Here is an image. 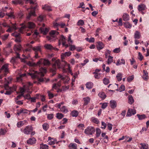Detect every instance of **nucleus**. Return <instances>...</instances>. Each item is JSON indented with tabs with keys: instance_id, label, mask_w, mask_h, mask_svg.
I'll use <instances>...</instances> for the list:
<instances>
[{
	"instance_id": "37998d69",
	"label": "nucleus",
	"mask_w": 149,
	"mask_h": 149,
	"mask_svg": "<svg viewBox=\"0 0 149 149\" xmlns=\"http://www.w3.org/2000/svg\"><path fill=\"white\" fill-rule=\"evenodd\" d=\"M20 110L22 113L24 114L28 113L29 111L27 110L22 108Z\"/></svg>"
},
{
	"instance_id": "de8ad7c7",
	"label": "nucleus",
	"mask_w": 149,
	"mask_h": 149,
	"mask_svg": "<svg viewBox=\"0 0 149 149\" xmlns=\"http://www.w3.org/2000/svg\"><path fill=\"white\" fill-rule=\"evenodd\" d=\"M42 64V59H40L36 63H34L33 65L36 66L40 64Z\"/></svg>"
},
{
	"instance_id": "09e8293b",
	"label": "nucleus",
	"mask_w": 149,
	"mask_h": 149,
	"mask_svg": "<svg viewBox=\"0 0 149 149\" xmlns=\"http://www.w3.org/2000/svg\"><path fill=\"white\" fill-rule=\"evenodd\" d=\"M103 81L105 85H107L109 83V80L106 78H104L103 79Z\"/></svg>"
},
{
	"instance_id": "f257e3e1",
	"label": "nucleus",
	"mask_w": 149,
	"mask_h": 149,
	"mask_svg": "<svg viewBox=\"0 0 149 149\" xmlns=\"http://www.w3.org/2000/svg\"><path fill=\"white\" fill-rule=\"evenodd\" d=\"M56 66H57L58 68H64L65 67L67 66L68 72L71 73L72 75L73 74L72 73L69 64H68L65 61H63L62 63H61L60 61L59 60H56L52 65L53 67H56Z\"/></svg>"
},
{
	"instance_id": "393cba45",
	"label": "nucleus",
	"mask_w": 149,
	"mask_h": 149,
	"mask_svg": "<svg viewBox=\"0 0 149 149\" xmlns=\"http://www.w3.org/2000/svg\"><path fill=\"white\" fill-rule=\"evenodd\" d=\"M86 87L88 89H91L93 86V84L91 82H88L86 84Z\"/></svg>"
},
{
	"instance_id": "f03ea898",
	"label": "nucleus",
	"mask_w": 149,
	"mask_h": 149,
	"mask_svg": "<svg viewBox=\"0 0 149 149\" xmlns=\"http://www.w3.org/2000/svg\"><path fill=\"white\" fill-rule=\"evenodd\" d=\"M40 72H38L34 70H32L28 73L31 77L34 79L36 77H42L44 76V73L46 72V70L43 68H41L40 70Z\"/></svg>"
},
{
	"instance_id": "ea45409f",
	"label": "nucleus",
	"mask_w": 149,
	"mask_h": 149,
	"mask_svg": "<svg viewBox=\"0 0 149 149\" xmlns=\"http://www.w3.org/2000/svg\"><path fill=\"white\" fill-rule=\"evenodd\" d=\"M78 112L77 111H74L72 112L71 115L73 117H77L78 115Z\"/></svg>"
},
{
	"instance_id": "6ab92c4d",
	"label": "nucleus",
	"mask_w": 149,
	"mask_h": 149,
	"mask_svg": "<svg viewBox=\"0 0 149 149\" xmlns=\"http://www.w3.org/2000/svg\"><path fill=\"white\" fill-rule=\"evenodd\" d=\"M27 89H29V86L24 85V86L23 88H20V92L22 94H23V93L24 91L27 90Z\"/></svg>"
},
{
	"instance_id": "c03bdc74",
	"label": "nucleus",
	"mask_w": 149,
	"mask_h": 149,
	"mask_svg": "<svg viewBox=\"0 0 149 149\" xmlns=\"http://www.w3.org/2000/svg\"><path fill=\"white\" fill-rule=\"evenodd\" d=\"M64 117V115L62 113H58L56 114V117L59 119L62 118Z\"/></svg>"
},
{
	"instance_id": "423d86ee",
	"label": "nucleus",
	"mask_w": 149,
	"mask_h": 149,
	"mask_svg": "<svg viewBox=\"0 0 149 149\" xmlns=\"http://www.w3.org/2000/svg\"><path fill=\"white\" fill-rule=\"evenodd\" d=\"M16 56L13 57L10 61V62L13 64L16 63L17 61V58H20L19 54L17 52H16Z\"/></svg>"
},
{
	"instance_id": "1a4fd4ad",
	"label": "nucleus",
	"mask_w": 149,
	"mask_h": 149,
	"mask_svg": "<svg viewBox=\"0 0 149 149\" xmlns=\"http://www.w3.org/2000/svg\"><path fill=\"white\" fill-rule=\"evenodd\" d=\"M40 29L41 32L44 35L46 34L49 31V29L47 28L40 27Z\"/></svg>"
},
{
	"instance_id": "3c124183",
	"label": "nucleus",
	"mask_w": 149,
	"mask_h": 149,
	"mask_svg": "<svg viewBox=\"0 0 149 149\" xmlns=\"http://www.w3.org/2000/svg\"><path fill=\"white\" fill-rule=\"evenodd\" d=\"M20 25L22 26L19 29V31L20 33H22L23 30L26 27V26L23 24H21Z\"/></svg>"
},
{
	"instance_id": "69168bd1",
	"label": "nucleus",
	"mask_w": 149,
	"mask_h": 149,
	"mask_svg": "<svg viewBox=\"0 0 149 149\" xmlns=\"http://www.w3.org/2000/svg\"><path fill=\"white\" fill-rule=\"evenodd\" d=\"M134 78V75H132L129 77L127 78V80L128 82H130L133 80Z\"/></svg>"
},
{
	"instance_id": "72a5a7b5",
	"label": "nucleus",
	"mask_w": 149,
	"mask_h": 149,
	"mask_svg": "<svg viewBox=\"0 0 149 149\" xmlns=\"http://www.w3.org/2000/svg\"><path fill=\"white\" fill-rule=\"evenodd\" d=\"M12 3L15 4H21L22 3V1L21 0H15L12 1Z\"/></svg>"
},
{
	"instance_id": "4c0bfd02",
	"label": "nucleus",
	"mask_w": 149,
	"mask_h": 149,
	"mask_svg": "<svg viewBox=\"0 0 149 149\" xmlns=\"http://www.w3.org/2000/svg\"><path fill=\"white\" fill-rule=\"evenodd\" d=\"M122 75L120 73H119L116 76V78L119 81H120L122 79Z\"/></svg>"
},
{
	"instance_id": "f8f14e48",
	"label": "nucleus",
	"mask_w": 149,
	"mask_h": 149,
	"mask_svg": "<svg viewBox=\"0 0 149 149\" xmlns=\"http://www.w3.org/2000/svg\"><path fill=\"white\" fill-rule=\"evenodd\" d=\"M146 7V6L145 4H141L138 6V9L139 11H142L145 10Z\"/></svg>"
},
{
	"instance_id": "0e129e2a",
	"label": "nucleus",
	"mask_w": 149,
	"mask_h": 149,
	"mask_svg": "<svg viewBox=\"0 0 149 149\" xmlns=\"http://www.w3.org/2000/svg\"><path fill=\"white\" fill-rule=\"evenodd\" d=\"M47 93L49 99H51L54 97V95L53 94L51 93L49 91H48Z\"/></svg>"
},
{
	"instance_id": "4d7b16f0",
	"label": "nucleus",
	"mask_w": 149,
	"mask_h": 149,
	"mask_svg": "<svg viewBox=\"0 0 149 149\" xmlns=\"http://www.w3.org/2000/svg\"><path fill=\"white\" fill-rule=\"evenodd\" d=\"M61 85V84L60 83V81H59L57 84H54L53 85L52 88H56V87H57V86H60Z\"/></svg>"
},
{
	"instance_id": "f3484780",
	"label": "nucleus",
	"mask_w": 149,
	"mask_h": 149,
	"mask_svg": "<svg viewBox=\"0 0 149 149\" xmlns=\"http://www.w3.org/2000/svg\"><path fill=\"white\" fill-rule=\"evenodd\" d=\"M49 34L52 37H54L59 34V33L56 31L52 30L49 33Z\"/></svg>"
},
{
	"instance_id": "a19ab883",
	"label": "nucleus",
	"mask_w": 149,
	"mask_h": 149,
	"mask_svg": "<svg viewBox=\"0 0 149 149\" xmlns=\"http://www.w3.org/2000/svg\"><path fill=\"white\" fill-rule=\"evenodd\" d=\"M91 120L93 123L97 124H98L100 122L99 120L97 118L94 117L92 118H91Z\"/></svg>"
},
{
	"instance_id": "9d476101",
	"label": "nucleus",
	"mask_w": 149,
	"mask_h": 149,
	"mask_svg": "<svg viewBox=\"0 0 149 149\" xmlns=\"http://www.w3.org/2000/svg\"><path fill=\"white\" fill-rule=\"evenodd\" d=\"M36 140L34 138H32L29 139L27 141V143L30 144H33L36 143Z\"/></svg>"
},
{
	"instance_id": "a878e982",
	"label": "nucleus",
	"mask_w": 149,
	"mask_h": 149,
	"mask_svg": "<svg viewBox=\"0 0 149 149\" xmlns=\"http://www.w3.org/2000/svg\"><path fill=\"white\" fill-rule=\"evenodd\" d=\"M12 50L11 49H9V50H7V48H6L3 49V52L5 53L6 55H8L11 53L12 52Z\"/></svg>"
},
{
	"instance_id": "4468645a",
	"label": "nucleus",
	"mask_w": 149,
	"mask_h": 149,
	"mask_svg": "<svg viewBox=\"0 0 149 149\" xmlns=\"http://www.w3.org/2000/svg\"><path fill=\"white\" fill-rule=\"evenodd\" d=\"M123 20L125 21H128L130 19L129 15L126 13H124L123 16Z\"/></svg>"
},
{
	"instance_id": "a18cd8bd",
	"label": "nucleus",
	"mask_w": 149,
	"mask_h": 149,
	"mask_svg": "<svg viewBox=\"0 0 149 149\" xmlns=\"http://www.w3.org/2000/svg\"><path fill=\"white\" fill-rule=\"evenodd\" d=\"M42 8L48 11H50L52 10L51 8L50 7L47 5H45L44 7H42Z\"/></svg>"
},
{
	"instance_id": "f704fd0d",
	"label": "nucleus",
	"mask_w": 149,
	"mask_h": 149,
	"mask_svg": "<svg viewBox=\"0 0 149 149\" xmlns=\"http://www.w3.org/2000/svg\"><path fill=\"white\" fill-rule=\"evenodd\" d=\"M40 149H48V146L47 145L41 144L40 145Z\"/></svg>"
},
{
	"instance_id": "6e6552de",
	"label": "nucleus",
	"mask_w": 149,
	"mask_h": 149,
	"mask_svg": "<svg viewBox=\"0 0 149 149\" xmlns=\"http://www.w3.org/2000/svg\"><path fill=\"white\" fill-rule=\"evenodd\" d=\"M83 100L84 102L83 105L85 106L87 105L90 102L91 99L89 97H87L83 98Z\"/></svg>"
},
{
	"instance_id": "a211bd4d",
	"label": "nucleus",
	"mask_w": 149,
	"mask_h": 149,
	"mask_svg": "<svg viewBox=\"0 0 149 149\" xmlns=\"http://www.w3.org/2000/svg\"><path fill=\"white\" fill-rule=\"evenodd\" d=\"M60 109L61 111L65 113H67L68 111V109L65 106H63L62 107H60Z\"/></svg>"
},
{
	"instance_id": "7c9ffc66",
	"label": "nucleus",
	"mask_w": 149,
	"mask_h": 149,
	"mask_svg": "<svg viewBox=\"0 0 149 149\" xmlns=\"http://www.w3.org/2000/svg\"><path fill=\"white\" fill-rule=\"evenodd\" d=\"M98 96L100 97L103 99H105L106 97V96L105 93L103 92L100 93L98 94Z\"/></svg>"
},
{
	"instance_id": "c756f323",
	"label": "nucleus",
	"mask_w": 149,
	"mask_h": 149,
	"mask_svg": "<svg viewBox=\"0 0 149 149\" xmlns=\"http://www.w3.org/2000/svg\"><path fill=\"white\" fill-rule=\"evenodd\" d=\"M35 51V52L37 53L38 52L41 51V48L40 46H36L32 48Z\"/></svg>"
},
{
	"instance_id": "5fc2aeb1",
	"label": "nucleus",
	"mask_w": 149,
	"mask_h": 149,
	"mask_svg": "<svg viewBox=\"0 0 149 149\" xmlns=\"http://www.w3.org/2000/svg\"><path fill=\"white\" fill-rule=\"evenodd\" d=\"M94 74V77L95 78L98 79L100 78V74L96 72H95L93 73Z\"/></svg>"
},
{
	"instance_id": "338daca9",
	"label": "nucleus",
	"mask_w": 149,
	"mask_h": 149,
	"mask_svg": "<svg viewBox=\"0 0 149 149\" xmlns=\"http://www.w3.org/2000/svg\"><path fill=\"white\" fill-rule=\"evenodd\" d=\"M120 51V48H116L114 49L113 52L115 53H118Z\"/></svg>"
},
{
	"instance_id": "052dcab7",
	"label": "nucleus",
	"mask_w": 149,
	"mask_h": 149,
	"mask_svg": "<svg viewBox=\"0 0 149 149\" xmlns=\"http://www.w3.org/2000/svg\"><path fill=\"white\" fill-rule=\"evenodd\" d=\"M70 46V49L71 51H73L76 49L74 45H72L71 44L69 45Z\"/></svg>"
},
{
	"instance_id": "2eb2a0df",
	"label": "nucleus",
	"mask_w": 149,
	"mask_h": 149,
	"mask_svg": "<svg viewBox=\"0 0 149 149\" xmlns=\"http://www.w3.org/2000/svg\"><path fill=\"white\" fill-rule=\"evenodd\" d=\"M58 77L59 78H61V79L64 80V82L65 83L68 82L70 80V78H68L67 77H65L64 78L60 74L58 75Z\"/></svg>"
},
{
	"instance_id": "c9c22d12",
	"label": "nucleus",
	"mask_w": 149,
	"mask_h": 149,
	"mask_svg": "<svg viewBox=\"0 0 149 149\" xmlns=\"http://www.w3.org/2000/svg\"><path fill=\"white\" fill-rule=\"evenodd\" d=\"M43 129L45 131H47L49 128V125L46 123H45L42 125Z\"/></svg>"
},
{
	"instance_id": "0eeeda50",
	"label": "nucleus",
	"mask_w": 149,
	"mask_h": 149,
	"mask_svg": "<svg viewBox=\"0 0 149 149\" xmlns=\"http://www.w3.org/2000/svg\"><path fill=\"white\" fill-rule=\"evenodd\" d=\"M136 113V111L135 109H129L127 113V116H130L132 115H134Z\"/></svg>"
},
{
	"instance_id": "bb28decb",
	"label": "nucleus",
	"mask_w": 149,
	"mask_h": 149,
	"mask_svg": "<svg viewBox=\"0 0 149 149\" xmlns=\"http://www.w3.org/2000/svg\"><path fill=\"white\" fill-rule=\"evenodd\" d=\"M44 47L47 49L51 50L54 49V47L51 44H46L44 45Z\"/></svg>"
},
{
	"instance_id": "9b49d317",
	"label": "nucleus",
	"mask_w": 149,
	"mask_h": 149,
	"mask_svg": "<svg viewBox=\"0 0 149 149\" xmlns=\"http://www.w3.org/2000/svg\"><path fill=\"white\" fill-rule=\"evenodd\" d=\"M110 106L112 109L115 108L117 106L116 102L114 100H111L110 102Z\"/></svg>"
},
{
	"instance_id": "7ed1b4c3",
	"label": "nucleus",
	"mask_w": 149,
	"mask_h": 149,
	"mask_svg": "<svg viewBox=\"0 0 149 149\" xmlns=\"http://www.w3.org/2000/svg\"><path fill=\"white\" fill-rule=\"evenodd\" d=\"M95 131V128L92 126H88L84 131V133L88 135H92Z\"/></svg>"
},
{
	"instance_id": "ddd939ff",
	"label": "nucleus",
	"mask_w": 149,
	"mask_h": 149,
	"mask_svg": "<svg viewBox=\"0 0 149 149\" xmlns=\"http://www.w3.org/2000/svg\"><path fill=\"white\" fill-rule=\"evenodd\" d=\"M104 47V45L103 43L101 42H97V47L98 49H101Z\"/></svg>"
},
{
	"instance_id": "603ef678",
	"label": "nucleus",
	"mask_w": 149,
	"mask_h": 149,
	"mask_svg": "<svg viewBox=\"0 0 149 149\" xmlns=\"http://www.w3.org/2000/svg\"><path fill=\"white\" fill-rule=\"evenodd\" d=\"M9 34H6L1 36V38L3 40H5L7 39L8 36Z\"/></svg>"
},
{
	"instance_id": "58836bf2",
	"label": "nucleus",
	"mask_w": 149,
	"mask_h": 149,
	"mask_svg": "<svg viewBox=\"0 0 149 149\" xmlns=\"http://www.w3.org/2000/svg\"><path fill=\"white\" fill-rule=\"evenodd\" d=\"M101 133V130L99 128H97L96 130V135L97 137H98L100 135Z\"/></svg>"
},
{
	"instance_id": "39448f33",
	"label": "nucleus",
	"mask_w": 149,
	"mask_h": 149,
	"mask_svg": "<svg viewBox=\"0 0 149 149\" xmlns=\"http://www.w3.org/2000/svg\"><path fill=\"white\" fill-rule=\"evenodd\" d=\"M33 130L31 126H27L23 130L24 133L26 134H29L30 132Z\"/></svg>"
},
{
	"instance_id": "680f3d73",
	"label": "nucleus",
	"mask_w": 149,
	"mask_h": 149,
	"mask_svg": "<svg viewBox=\"0 0 149 149\" xmlns=\"http://www.w3.org/2000/svg\"><path fill=\"white\" fill-rule=\"evenodd\" d=\"M8 82L7 84H5L4 85V87L6 90H8L11 89V88L10 87L8 86Z\"/></svg>"
},
{
	"instance_id": "dca6fc26",
	"label": "nucleus",
	"mask_w": 149,
	"mask_h": 149,
	"mask_svg": "<svg viewBox=\"0 0 149 149\" xmlns=\"http://www.w3.org/2000/svg\"><path fill=\"white\" fill-rule=\"evenodd\" d=\"M144 74L143 75L142 77L143 79L145 80H147L148 78V73L145 70H143Z\"/></svg>"
},
{
	"instance_id": "13d9d810",
	"label": "nucleus",
	"mask_w": 149,
	"mask_h": 149,
	"mask_svg": "<svg viewBox=\"0 0 149 149\" xmlns=\"http://www.w3.org/2000/svg\"><path fill=\"white\" fill-rule=\"evenodd\" d=\"M36 96H39L41 99V100L42 102H44L45 100V96L44 95H42L40 94H36Z\"/></svg>"
},
{
	"instance_id": "cd10ccee",
	"label": "nucleus",
	"mask_w": 149,
	"mask_h": 149,
	"mask_svg": "<svg viewBox=\"0 0 149 149\" xmlns=\"http://www.w3.org/2000/svg\"><path fill=\"white\" fill-rule=\"evenodd\" d=\"M124 26L126 28H131L132 25L131 24L128 22H125L124 23Z\"/></svg>"
},
{
	"instance_id": "5701e85b",
	"label": "nucleus",
	"mask_w": 149,
	"mask_h": 149,
	"mask_svg": "<svg viewBox=\"0 0 149 149\" xmlns=\"http://www.w3.org/2000/svg\"><path fill=\"white\" fill-rule=\"evenodd\" d=\"M21 45H15L14 47V50L16 52L17 51H19L21 50Z\"/></svg>"
},
{
	"instance_id": "bf43d9fd",
	"label": "nucleus",
	"mask_w": 149,
	"mask_h": 149,
	"mask_svg": "<svg viewBox=\"0 0 149 149\" xmlns=\"http://www.w3.org/2000/svg\"><path fill=\"white\" fill-rule=\"evenodd\" d=\"M71 35H69L68 41V42L69 44H72V43L73 41L71 39Z\"/></svg>"
},
{
	"instance_id": "79ce46f5",
	"label": "nucleus",
	"mask_w": 149,
	"mask_h": 149,
	"mask_svg": "<svg viewBox=\"0 0 149 149\" xmlns=\"http://www.w3.org/2000/svg\"><path fill=\"white\" fill-rule=\"evenodd\" d=\"M6 132V130L1 128L0 130V136L4 135Z\"/></svg>"
},
{
	"instance_id": "aec40b11",
	"label": "nucleus",
	"mask_w": 149,
	"mask_h": 149,
	"mask_svg": "<svg viewBox=\"0 0 149 149\" xmlns=\"http://www.w3.org/2000/svg\"><path fill=\"white\" fill-rule=\"evenodd\" d=\"M48 142L49 144L51 145L54 144L55 143V141L54 140L53 138L50 137H48Z\"/></svg>"
},
{
	"instance_id": "864d4df0",
	"label": "nucleus",
	"mask_w": 149,
	"mask_h": 149,
	"mask_svg": "<svg viewBox=\"0 0 149 149\" xmlns=\"http://www.w3.org/2000/svg\"><path fill=\"white\" fill-rule=\"evenodd\" d=\"M24 124L23 121H20L17 123V126L18 127H20L22 126Z\"/></svg>"
},
{
	"instance_id": "6e6d98bb",
	"label": "nucleus",
	"mask_w": 149,
	"mask_h": 149,
	"mask_svg": "<svg viewBox=\"0 0 149 149\" xmlns=\"http://www.w3.org/2000/svg\"><path fill=\"white\" fill-rule=\"evenodd\" d=\"M137 116H138L139 119L140 120L143 119L146 117V116L145 115H139V114H137Z\"/></svg>"
},
{
	"instance_id": "2f4dec72",
	"label": "nucleus",
	"mask_w": 149,
	"mask_h": 149,
	"mask_svg": "<svg viewBox=\"0 0 149 149\" xmlns=\"http://www.w3.org/2000/svg\"><path fill=\"white\" fill-rule=\"evenodd\" d=\"M42 64L44 65H47L50 64V63L48 60L42 59Z\"/></svg>"
},
{
	"instance_id": "473e14b6",
	"label": "nucleus",
	"mask_w": 149,
	"mask_h": 149,
	"mask_svg": "<svg viewBox=\"0 0 149 149\" xmlns=\"http://www.w3.org/2000/svg\"><path fill=\"white\" fill-rule=\"evenodd\" d=\"M128 102L130 104H132L134 102V100L132 95H130L128 97Z\"/></svg>"
},
{
	"instance_id": "b1692460",
	"label": "nucleus",
	"mask_w": 149,
	"mask_h": 149,
	"mask_svg": "<svg viewBox=\"0 0 149 149\" xmlns=\"http://www.w3.org/2000/svg\"><path fill=\"white\" fill-rule=\"evenodd\" d=\"M27 26L29 28H33L35 26V25L34 23L31 22H29L28 23Z\"/></svg>"
},
{
	"instance_id": "49530a36",
	"label": "nucleus",
	"mask_w": 149,
	"mask_h": 149,
	"mask_svg": "<svg viewBox=\"0 0 149 149\" xmlns=\"http://www.w3.org/2000/svg\"><path fill=\"white\" fill-rule=\"evenodd\" d=\"M84 24V21L82 20H79L77 22V25L78 26H83Z\"/></svg>"
},
{
	"instance_id": "774afa93",
	"label": "nucleus",
	"mask_w": 149,
	"mask_h": 149,
	"mask_svg": "<svg viewBox=\"0 0 149 149\" xmlns=\"http://www.w3.org/2000/svg\"><path fill=\"white\" fill-rule=\"evenodd\" d=\"M84 125L82 124H80L78 126V127L80 129L83 130V128L84 127Z\"/></svg>"
},
{
	"instance_id": "c85d7f7f",
	"label": "nucleus",
	"mask_w": 149,
	"mask_h": 149,
	"mask_svg": "<svg viewBox=\"0 0 149 149\" xmlns=\"http://www.w3.org/2000/svg\"><path fill=\"white\" fill-rule=\"evenodd\" d=\"M141 149H148V145L145 143H141Z\"/></svg>"
},
{
	"instance_id": "e2e57ef3",
	"label": "nucleus",
	"mask_w": 149,
	"mask_h": 149,
	"mask_svg": "<svg viewBox=\"0 0 149 149\" xmlns=\"http://www.w3.org/2000/svg\"><path fill=\"white\" fill-rule=\"evenodd\" d=\"M69 88V86H63L62 87L61 90V91H65L68 89Z\"/></svg>"
},
{
	"instance_id": "20e7f679",
	"label": "nucleus",
	"mask_w": 149,
	"mask_h": 149,
	"mask_svg": "<svg viewBox=\"0 0 149 149\" xmlns=\"http://www.w3.org/2000/svg\"><path fill=\"white\" fill-rule=\"evenodd\" d=\"M36 8V7H31V8L29 9V10H30V11L27 16L26 18L27 19H30L32 16H35L36 15L35 9Z\"/></svg>"
},
{
	"instance_id": "4be33fe9",
	"label": "nucleus",
	"mask_w": 149,
	"mask_h": 149,
	"mask_svg": "<svg viewBox=\"0 0 149 149\" xmlns=\"http://www.w3.org/2000/svg\"><path fill=\"white\" fill-rule=\"evenodd\" d=\"M141 35L140 33L138 31H136L135 33L134 38L135 39H139L140 38Z\"/></svg>"
},
{
	"instance_id": "e433bc0d",
	"label": "nucleus",
	"mask_w": 149,
	"mask_h": 149,
	"mask_svg": "<svg viewBox=\"0 0 149 149\" xmlns=\"http://www.w3.org/2000/svg\"><path fill=\"white\" fill-rule=\"evenodd\" d=\"M113 57L110 56H108V58L107 61L108 64L111 63L113 62Z\"/></svg>"
},
{
	"instance_id": "412c9836",
	"label": "nucleus",
	"mask_w": 149,
	"mask_h": 149,
	"mask_svg": "<svg viewBox=\"0 0 149 149\" xmlns=\"http://www.w3.org/2000/svg\"><path fill=\"white\" fill-rule=\"evenodd\" d=\"M68 147L70 149H77V145L76 144L70 143Z\"/></svg>"
},
{
	"instance_id": "8fccbe9b",
	"label": "nucleus",
	"mask_w": 149,
	"mask_h": 149,
	"mask_svg": "<svg viewBox=\"0 0 149 149\" xmlns=\"http://www.w3.org/2000/svg\"><path fill=\"white\" fill-rule=\"evenodd\" d=\"M50 71L53 73L52 76L55 75L56 73V67H53V68L50 70Z\"/></svg>"
}]
</instances>
